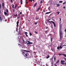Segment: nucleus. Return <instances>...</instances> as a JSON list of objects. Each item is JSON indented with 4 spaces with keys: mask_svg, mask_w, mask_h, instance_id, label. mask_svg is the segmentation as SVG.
<instances>
[{
    "mask_svg": "<svg viewBox=\"0 0 66 66\" xmlns=\"http://www.w3.org/2000/svg\"><path fill=\"white\" fill-rule=\"evenodd\" d=\"M27 42H28V43H27V45H30V44H33V43L31 42H30V41L28 40H27Z\"/></svg>",
    "mask_w": 66,
    "mask_h": 66,
    "instance_id": "1",
    "label": "nucleus"
},
{
    "mask_svg": "<svg viewBox=\"0 0 66 66\" xmlns=\"http://www.w3.org/2000/svg\"><path fill=\"white\" fill-rule=\"evenodd\" d=\"M60 36V39L59 40V42H60L61 40H62V38H63V35H62L61 36Z\"/></svg>",
    "mask_w": 66,
    "mask_h": 66,
    "instance_id": "2",
    "label": "nucleus"
},
{
    "mask_svg": "<svg viewBox=\"0 0 66 66\" xmlns=\"http://www.w3.org/2000/svg\"><path fill=\"white\" fill-rule=\"evenodd\" d=\"M64 62H65V61L61 60V64H62L63 65H64Z\"/></svg>",
    "mask_w": 66,
    "mask_h": 66,
    "instance_id": "3",
    "label": "nucleus"
},
{
    "mask_svg": "<svg viewBox=\"0 0 66 66\" xmlns=\"http://www.w3.org/2000/svg\"><path fill=\"white\" fill-rule=\"evenodd\" d=\"M59 33H60V36H61V35H63V33L62 31H60V30L59 31Z\"/></svg>",
    "mask_w": 66,
    "mask_h": 66,
    "instance_id": "4",
    "label": "nucleus"
},
{
    "mask_svg": "<svg viewBox=\"0 0 66 66\" xmlns=\"http://www.w3.org/2000/svg\"><path fill=\"white\" fill-rule=\"evenodd\" d=\"M40 9H41V7L40 6H39L38 8L36 10V11L37 12L38 11H39V10Z\"/></svg>",
    "mask_w": 66,
    "mask_h": 66,
    "instance_id": "5",
    "label": "nucleus"
},
{
    "mask_svg": "<svg viewBox=\"0 0 66 66\" xmlns=\"http://www.w3.org/2000/svg\"><path fill=\"white\" fill-rule=\"evenodd\" d=\"M51 22H52V23H53L54 27H56L55 23H54V22H53V21H51Z\"/></svg>",
    "mask_w": 66,
    "mask_h": 66,
    "instance_id": "6",
    "label": "nucleus"
},
{
    "mask_svg": "<svg viewBox=\"0 0 66 66\" xmlns=\"http://www.w3.org/2000/svg\"><path fill=\"white\" fill-rule=\"evenodd\" d=\"M22 53L24 55H25V53H24V51L22 50Z\"/></svg>",
    "mask_w": 66,
    "mask_h": 66,
    "instance_id": "7",
    "label": "nucleus"
},
{
    "mask_svg": "<svg viewBox=\"0 0 66 66\" xmlns=\"http://www.w3.org/2000/svg\"><path fill=\"white\" fill-rule=\"evenodd\" d=\"M25 35L26 36H27V37H28V35H27V34H28V32H25Z\"/></svg>",
    "mask_w": 66,
    "mask_h": 66,
    "instance_id": "8",
    "label": "nucleus"
},
{
    "mask_svg": "<svg viewBox=\"0 0 66 66\" xmlns=\"http://www.w3.org/2000/svg\"><path fill=\"white\" fill-rule=\"evenodd\" d=\"M23 51H26V52H29V53H30V51H27L26 50H22Z\"/></svg>",
    "mask_w": 66,
    "mask_h": 66,
    "instance_id": "9",
    "label": "nucleus"
},
{
    "mask_svg": "<svg viewBox=\"0 0 66 66\" xmlns=\"http://www.w3.org/2000/svg\"><path fill=\"white\" fill-rule=\"evenodd\" d=\"M2 20H3V18H2L1 16H0V21H1V22H2Z\"/></svg>",
    "mask_w": 66,
    "mask_h": 66,
    "instance_id": "10",
    "label": "nucleus"
},
{
    "mask_svg": "<svg viewBox=\"0 0 66 66\" xmlns=\"http://www.w3.org/2000/svg\"><path fill=\"white\" fill-rule=\"evenodd\" d=\"M17 6V4H15V7H14V9H16Z\"/></svg>",
    "mask_w": 66,
    "mask_h": 66,
    "instance_id": "11",
    "label": "nucleus"
},
{
    "mask_svg": "<svg viewBox=\"0 0 66 66\" xmlns=\"http://www.w3.org/2000/svg\"><path fill=\"white\" fill-rule=\"evenodd\" d=\"M4 3H3L2 4V6L3 9H4Z\"/></svg>",
    "mask_w": 66,
    "mask_h": 66,
    "instance_id": "12",
    "label": "nucleus"
},
{
    "mask_svg": "<svg viewBox=\"0 0 66 66\" xmlns=\"http://www.w3.org/2000/svg\"><path fill=\"white\" fill-rule=\"evenodd\" d=\"M51 11H50V12H46V14H49V13H51Z\"/></svg>",
    "mask_w": 66,
    "mask_h": 66,
    "instance_id": "13",
    "label": "nucleus"
},
{
    "mask_svg": "<svg viewBox=\"0 0 66 66\" xmlns=\"http://www.w3.org/2000/svg\"><path fill=\"white\" fill-rule=\"evenodd\" d=\"M60 62V60H57L56 62V64H57L58 63H59Z\"/></svg>",
    "mask_w": 66,
    "mask_h": 66,
    "instance_id": "14",
    "label": "nucleus"
},
{
    "mask_svg": "<svg viewBox=\"0 0 66 66\" xmlns=\"http://www.w3.org/2000/svg\"><path fill=\"white\" fill-rule=\"evenodd\" d=\"M59 6H60V5L59 4H57V7H58Z\"/></svg>",
    "mask_w": 66,
    "mask_h": 66,
    "instance_id": "15",
    "label": "nucleus"
},
{
    "mask_svg": "<svg viewBox=\"0 0 66 66\" xmlns=\"http://www.w3.org/2000/svg\"><path fill=\"white\" fill-rule=\"evenodd\" d=\"M59 48H60V49H61L63 47H62V45H61L60 46V47H59Z\"/></svg>",
    "mask_w": 66,
    "mask_h": 66,
    "instance_id": "16",
    "label": "nucleus"
},
{
    "mask_svg": "<svg viewBox=\"0 0 66 66\" xmlns=\"http://www.w3.org/2000/svg\"><path fill=\"white\" fill-rule=\"evenodd\" d=\"M52 38L51 37V42H52Z\"/></svg>",
    "mask_w": 66,
    "mask_h": 66,
    "instance_id": "17",
    "label": "nucleus"
},
{
    "mask_svg": "<svg viewBox=\"0 0 66 66\" xmlns=\"http://www.w3.org/2000/svg\"><path fill=\"white\" fill-rule=\"evenodd\" d=\"M20 28L21 29H22V28H21V26L20 25L19 26V29H20Z\"/></svg>",
    "mask_w": 66,
    "mask_h": 66,
    "instance_id": "18",
    "label": "nucleus"
},
{
    "mask_svg": "<svg viewBox=\"0 0 66 66\" xmlns=\"http://www.w3.org/2000/svg\"><path fill=\"white\" fill-rule=\"evenodd\" d=\"M37 64H38V65H40L41 66H42V64L41 63V64H40V63H38Z\"/></svg>",
    "mask_w": 66,
    "mask_h": 66,
    "instance_id": "19",
    "label": "nucleus"
},
{
    "mask_svg": "<svg viewBox=\"0 0 66 66\" xmlns=\"http://www.w3.org/2000/svg\"><path fill=\"white\" fill-rule=\"evenodd\" d=\"M4 14L5 15H7V13H6V12H4Z\"/></svg>",
    "mask_w": 66,
    "mask_h": 66,
    "instance_id": "20",
    "label": "nucleus"
},
{
    "mask_svg": "<svg viewBox=\"0 0 66 66\" xmlns=\"http://www.w3.org/2000/svg\"><path fill=\"white\" fill-rule=\"evenodd\" d=\"M63 54H58L59 55H63Z\"/></svg>",
    "mask_w": 66,
    "mask_h": 66,
    "instance_id": "21",
    "label": "nucleus"
},
{
    "mask_svg": "<svg viewBox=\"0 0 66 66\" xmlns=\"http://www.w3.org/2000/svg\"><path fill=\"white\" fill-rule=\"evenodd\" d=\"M37 5V3H36L35 4V5H34V7H35V6H36Z\"/></svg>",
    "mask_w": 66,
    "mask_h": 66,
    "instance_id": "22",
    "label": "nucleus"
},
{
    "mask_svg": "<svg viewBox=\"0 0 66 66\" xmlns=\"http://www.w3.org/2000/svg\"><path fill=\"white\" fill-rule=\"evenodd\" d=\"M6 12H7V13H8L9 12V11L8 10V9H6Z\"/></svg>",
    "mask_w": 66,
    "mask_h": 66,
    "instance_id": "23",
    "label": "nucleus"
},
{
    "mask_svg": "<svg viewBox=\"0 0 66 66\" xmlns=\"http://www.w3.org/2000/svg\"><path fill=\"white\" fill-rule=\"evenodd\" d=\"M63 55H64V56H65V57H66V55L64 54H63Z\"/></svg>",
    "mask_w": 66,
    "mask_h": 66,
    "instance_id": "24",
    "label": "nucleus"
},
{
    "mask_svg": "<svg viewBox=\"0 0 66 66\" xmlns=\"http://www.w3.org/2000/svg\"><path fill=\"white\" fill-rule=\"evenodd\" d=\"M60 13V12H56V13L58 15H59Z\"/></svg>",
    "mask_w": 66,
    "mask_h": 66,
    "instance_id": "25",
    "label": "nucleus"
},
{
    "mask_svg": "<svg viewBox=\"0 0 66 66\" xmlns=\"http://www.w3.org/2000/svg\"><path fill=\"white\" fill-rule=\"evenodd\" d=\"M21 17H24V15L23 14H22L21 16Z\"/></svg>",
    "mask_w": 66,
    "mask_h": 66,
    "instance_id": "26",
    "label": "nucleus"
},
{
    "mask_svg": "<svg viewBox=\"0 0 66 66\" xmlns=\"http://www.w3.org/2000/svg\"><path fill=\"white\" fill-rule=\"evenodd\" d=\"M47 55L48 56L46 57V59H48V58L49 57V55Z\"/></svg>",
    "mask_w": 66,
    "mask_h": 66,
    "instance_id": "27",
    "label": "nucleus"
},
{
    "mask_svg": "<svg viewBox=\"0 0 66 66\" xmlns=\"http://www.w3.org/2000/svg\"><path fill=\"white\" fill-rule=\"evenodd\" d=\"M25 2L26 3V4H27V3H29L28 2H27V0H26Z\"/></svg>",
    "mask_w": 66,
    "mask_h": 66,
    "instance_id": "28",
    "label": "nucleus"
},
{
    "mask_svg": "<svg viewBox=\"0 0 66 66\" xmlns=\"http://www.w3.org/2000/svg\"><path fill=\"white\" fill-rule=\"evenodd\" d=\"M63 44H64V43H60V44L61 45H60L62 46V45H63Z\"/></svg>",
    "mask_w": 66,
    "mask_h": 66,
    "instance_id": "29",
    "label": "nucleus"
},
{
    "mask_svg": "<svg viewBox=\"0 0 66 66\" xmlns=\"http://www.w3.org/2000/svg\"><path fill=\"white\" fill-rule=\"evenodd\" d=\"M16 24H17V26H18V22L17 21L16 22Z\"/></svg>",
    "mask_w": 66,
    "mask_h": 66,
    "instance_id": "30",
    "label": "nucleus"
},
{
    "mask_svg": "<svg viewBox=\"0 0 66 66\" xmlns=\"http://www.w3.org/2000/svg\"><path fill=\"white\" fill-rule=\"evenodd\" d=\"M59 3H62L63 2V1H60L59 2Z\"/></svg>",
    "mask_w": 66,
    "mask_h": 66,
    "instance_id": "31",
    "label": "nucleus"
},
{
    "mask_svg": "<svg viewBox=\"0 0 66 66\" xmlns=\"http://www.w3.org/2000/svg\"><path fill=\"white\" fill-rule=\"evenodd\" d=\"M39 18H36V20H38V19H39Z\"/></svg>",
    "mask_w": 66,
    "mask_h": 66,
    "instance_id": "32",
    "label": "nucleus"
},
{
    "mask_svg": "<svg viewBox=\"0 0 66 66\" xmlns=\"http://www.w3.org/2000/svg\"><path fill=\"white\" fill-rule=\"evenodd\" d=\"M29 34L30 35V36H31V35H32V34L31 33V32H30Z\"/></svg>",
    "mask_w": 66,
    "mask_h": 66,
    "instance_id": "33",
    "label": "nucleus"
},
{
    "mask_svg": "<svg viewBox=\"0 0 66 66\" xmlns=\"http://www.w3.org/2000/svg\"><path fill=\"white\" fill-rule=\"evenodd\" d=\"M60 47H57V49H58V50H59V49H60Z\"/></svg>",
    "mask_w": 66,
    "mask_h": 66,
    "instance_id": "34",
    "label": "nucleus"
},
{
    "mask_svg": "<svg viewBox=\"0 0 66 66\" xmlns=\"http://www.w3.org/2000/svg\"><path fill=\"white\" fill-rule=\"evenodd\" d=\"M21 3L22 4V0L21 1Z\"/></svg>",
    "mask_w": 66,
    "mask_h": 66,
    "instance_id": "35",
    "label": "nucleus"
},
{
    "mask_svg": "<svg viewBox=\"0 0 66 66\" xmlns=\"http://www.w3.org/2000/svg\"><path fill=\"white\" fill-rule=\"evenodd\" d=\"M0 9H1V4L0 3Z\"/></svg>",
    "mask_w": 66,
    "mask_h": 66,
    "instance_id": "36",
    "label": "nucleus"
},
{
    "mask_svg": "<svg viewBox=\"0 0 66 66\" xmlns=\"http://www.w3.org/2000/svg\"><path fill=\"white\" fill-rule=\"evenodd\" d=\"M40 3H43V1H41L40 2Z\"/></svg>",
    "mask_w": 66,
    "mask_h": 66,
    "instance_id": "37",
    "label": "nucleus"
},
{
    "mask_svg": "<svg viewBox=\"0 0 66 66\" xmlns=\"http://www.w3.org/2000/svg\"><path fill=\"white\" fill-rule=\"evenodd\" d=\"M12 7L13 9H14V5H13V4H12Z\"/></svg>",
    "mask_w": 66,
    "mask_h": 66,
    "instance_id": "38",
    "label": "nucleus"
},
{
    "mask_svg": "<svg viewBox=\"0 0 66 66\" xmlns=\"http://www.w3.org/2000/svg\"><path fill=\"white\" fill-rule=\"evenodd\" d=\"M54 66H57V65L55 63L54 64Z\"/></svg>",
    "mask_w": 66,
    "mask_h": 66,
    "instance_id": "39",
    "label": "nucleus"
},
{
    "mask_svg": "<svg viewBox=\"0 0 66 66\" xmlns=\"http://www.w3.org/2000/svg\"><path fill=\"white\" fill-rule=\"evenodd\" d=\"M14 16H17V14H16L14 15Z\"/></svg>",
    "mask_w": 66,
    "mask_h": 66,
    "instance_id": "40",
    "label": "nucleus"
},
{
    "mask_svg": "<svg viewBox=\"0 0 66 66\" xmlns=\"http://www.w3.org/2000/svg\"><path fill=\"white\" fill-rule=\"evenodd\" d=\"M48 9L49 11H50V7H48Z\"/></svg>",
    "mask_w": 66,
    "mask_h": 66,
    "instance_id": "41",
    "label": "nucleus"
},
{
    "mask_svg": "<svg viewBox=\"0 0 66 66\" xmlns=\"http://www.w3.org/2000/svg\"><path fill=\"white\" fill-rule=\"evenodd\" d=\"M37 22L35 23V24H37Z\"/></svg>",
    "mask_w": 66,
    "mask_h": 66,
    "instance_id": "42",
    "label": "nucleus"
},
{
    "mask_svg": "<svg viewBox=\"0 0 66 66\" xmlns=\"http://www.w3.org/2000/svg\"><path fill=\"white\" fill-rule=\"evenodd\" d=\"M49 22L50 23V24H51V21H49Z\"/></svg>",
    "mask_w": 66,
    "mask_h": 66,
    "instance_id": "43",
    "label": "nucleus"
},
{
    "mask_svg": "<svg viewBox=\"0 0 66 66\" xmlns=\"http://www.w3.org/2000/svg\"><path fill=\"white\" fill-rule=\"evenodd\" d=\"M66 3V2H65L64 3H63V4H65Z\"/></svg>",
    "mask_w": 66,
    "mask_h": 66,
    "instance_id": "44",
    "label": "nucleus"
},
{
    "mask_svg": "<svg viewBox=\"0 0 66 66\" xmlns=\"http://www.w3.org/2000/svg\"><path fill=\"white\" fill-rule=\"evenodd\" d=\"M31 1V2H32V0H29V1Z\"/></svg>",
    "mask_w": 66,
    "mask_h": 66,
    "instance_id": "45",
    "label": "nucleus"
},
{
    "mask_svg": "<svg viewBox=\"0 0 66 66\" xmlns=\"http://www.w3.org/2000/svg\"><path fill=\"white\" fill-rule=\"evenodd\" d=\"M22 40L23 42L24 43H25V41H24V40Z\"/></svg>",
    "mask_w": 66,
    "mask_h": 66,
    "instance_id": "46",
    "label": "nucleus"
},
{
    "mask_svg": "<svg viewBox=\"0 0 66 66\" xmlns=\"http://www.w3.org/2000/svg\"><path fill=\"white\" fill-rule=\"evenodd\" d=\"M13 12H15V9H13Z\"/></svg>",
    "mask_w": 66,
    "mask_h": 66,
    "instance_id": "47",
    "label": "nucleus"
},
{
    "mask_svg": "<svg viewBox=\"0 0 66 66\" xmlns=\"http://www.w3.org/2000/svg\"><path fill=\"white\" fill-rule=\"evenodd\" d=\"M64 65H66V63H64Z\"/></svg>",
    "mask_w": 66,
    "mask_h": 66,
    "instance_id": "48",
    "label": "nucleus"
},
{
    "mask_svg": "<svg viewBox=\"0 0 66 66\" xmlns=\"http://www.w3.org/2000/svg\"><path fill=\"white\" fill-rule=\"evenodd\" d=\"M61 21V18H60V21Z\"/></svg>",
    "mask_w": 66,
    "mask_h": 66,
    "instance_id": "49",
    "label": "nucleus"
},
{
    "mask_svg": "<svg viewBox=\"0 0 66 66\" xmlns=\"http://www.w3.org/2000/svg\"><path fill=\"white\" fill-rule=\"evenodd\" d=\"M63 9H66V7H65V6L63 7Z\"/></svg>",
    "mask_w": 66,
    "mask_h": 66,
    "instance_id": "50",
    "label": "nucleus"
},
{
    "mask_svg": "<svg viewBox=\"0 0 66 66\" xmlns=\"http://www.w3.org/2000/svg\"><path fill=\"white\" fill-rule=\"evenodd\" d=\"M22 14V12H20V15H21V14Z\"/></svg>",
    "mask_w": 66,
    "mask_h": 66,
    "instance_id": "51",
    "label": "nucleus"
},
{
    "mask_svg": "<svg viewBox=\"0 0 66 66\" xmlns=\"http://www.w3.org/2000/svg\"><path fill=\"white\" fill-rule=\"evenodd\" d=\"M54 60L55 61V57H54Z\"/></svg>",
    "mask_w": 66,
    "mask_h": 66,
    "instance_id": "52",
    "label": "nucleus"
},
{
    "mask_svg": "<svg viewBox=\"0 0 66 66\" xmlns=\"http://www.w3.org/2000/svg\"><path fill=\"white\" fill-rule=\"evenodd\" d=\"M35 33L36 34H37V32H36V31H35Z\"/></svg>",
    "mask_w": 66,
    "mask_h": 66,
    "instance_id": "53",
    "label": "nucleus"
},
{
    "mask_svg": "<svg viewBox=\"0 0 66 66\" xmlns=\"http://www.w3.org/2000/svg\"><path fill=\"white\" fill-rule=\"evenodd\" d=\"M11 3H12V2H13V1H12V0H11Z\"/></svg>",
    "mask_w": 66,
    "mask_h": 66,
    "instance_id": "54",
    "label": "nucleus"
},
{
    "mask_svg": "<svg viewBox=\"0 0 66 66\" xmlns=\"http://www.w3.org/2000/svg\"><path fill=\"white\" fill-rule=\"evenodd\" d=\"M55 2H54V4H55L56 5V4L55 3Z\"/></svg>",
    "mask_w": 66,
    "mask_h": 66,
    "instance_id": "55",
    "label": "nucleus"
},
{
    "mask_svg": "<svg viewBox=\"0 0 66 66\" xmlns=\"http://www.w3.org/2000/svg\"><path fill=\"white\" fill-rule=\"evenodd\" d=\"M48 27H46V29H48Z\"/></svg>",
    "mask_w": 66,
    "mask_h": 66,
    "instance_id": "56",
    "label": "nucleus"
},
{
    "mask_svg": "<svg viewBox=\"0 0 66 66\" xmlns=\"http://www.w3.org/2000/svg\"><path fill=\"white\" fill-rule=\"evenodd\" d=\"M25 55L26 56H27V54H25Z\"/></svg>",
    "mask_w": 66,
    "mask_h": 66,
    "instance_id": "57",
    "label": "nucleus"
},
{
    "mask_svg": "<svg viewBox=\"0 0 66 66\" xmlns=\"http://www.w3.org/2000/svg\"><path fill=\"white\" fill-rule=\"evenodd\" d=\"M43 12H46L45 11V10L43 11Z\"/></svg>",
    "mask_w": 66,
    "mask_h": 66,
    "instance_id": "58",
    "label": "nucleus"
},
{
    "mask_svg": "<svg viewBox=\"0 0 66 66\" xmlns=\"http://www.w3.org/2000/svg\"><path fill=\"white\" fill-rule=\"evenodd\" d=\"M63 46H64V45L62 46V47H63Z\"/></svg>",
    "mask_w": 66,
    "mask_h": 66,
    "instance_id": "59",
    "label": "nucleus"
},
{
    "mask_svg": "<svg viewBox=\"0 0 66 66\" xmlns=\"http://www.w3.org/2000/svg\"><path fill=\"white\" fill-rule=\"evenodd\" d=\"M51 14H51L50 15V16H51Z\"/></svg>",
    "mask_w": 66,
    "mask_h": 66,
    "instance_id": "60",
    "label": "nucleus"
},
{
    "mask_svg": "<svg viewBox=\"0 0 66 66\" xmlns=\"http://www.w3.org/2000/svg\"><path fill=\"white\" fill-rule=\"evenodd\" d=\"M50 18L51 19V18Z\"/></svg>",
    "mask_w": 66,
    "mask_h": 66,
    "instance_id": "61",
    "label": "nucleus"
},
{
    "mask_svg": "<svg viewBox=\"0 0 66 66\" xmlns=\"http://www.w3.org/2000/svg\"><path fill=\"white\" fill-rule=\"evenodd\" d=\"M18 45H19L20 46H21V45L20 44H18Z\"/></svg>",
    "mask_w": 66,
    "mask_h": 66,
    "instance_id": "62",
    "label": "nucleus"
},
{
    "mask_svg": "<svg viewBox=\"0 0 66 66\" xmlns=\"http://www.w3.org/2000/svg\"><path fill=\"white\" fill-rule=\"evenodd\" d=\"M63 46H66V45H64Z\"/></svg>",
    "mask_w": 66,
    "mask_h": 66,
    "instance_id": "63",
    "label": "nucleus"
},
{
    "mask_svg": "<svg viewBox=\"0 0 66 66\" xmlns=\"http://www.w3.org/2000/svg\"><path fill=\"white\" fill-rule=\"evenodd\" d=\"M50 35H52V34H50Z\"/></svg>",
    "mask_w": 66,
    "mask_h": 66,
    "instance_id": "64",
    "label": "nucleus"
}]
</instances>
